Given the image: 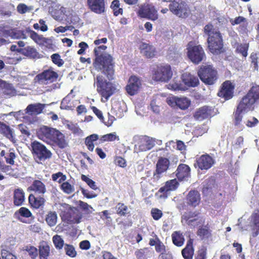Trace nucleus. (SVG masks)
<instances>
[{
  "label": "nucleus",
  "mask_w": 259,
  "mask_h": 259,
  "mask_svg": "<svg viewBox=\"0 0 259 259\" xmlns=\"http://www.w3.org/2000/svg\"><path fill=\"white\" fill-rule=\"evenodd\" d=\"M30 145L33 159L36 163H42V162L52 157L51 152L41 143L34 141L31 142Z\"/></svg>",
  "instance_id": "nucleus-5"
},
{
  "label": "nucleus",
  "mask_w": 259,
  "mask_h": 259,
  "mask_svg": "<svg viewBox=\"0 0 259 259\" xmlns=\"http://www.w3.org/2000/svg\"><path fill=\"white\" fill-rule=\"evenodd\" d=\"M252 111L250 109L239 101L235 111L234 112V123L236 126L239 125L242 119V113H247Z\"/></svg>",
  "instance_id": "nucleus-20"
},
{
  "label": "nucleus",
  "mask_w": 259,
  "mask_h": 259,
  "mask_svg": "<svg viewBox=\"0 0 259 259\" xmlns=\"http://www.w3.org/2000/svg\"><path fill=\"white\" fill-rule=\"evenodd\" d=\"M181 79L187 90L188 88L197 87L199 84L198 77L190 72H186L183 73Z\"/></svg>",
  "instance_id": "nucleus-19"
},
{
  "label": "nucleus",
  "mask_w": 259,
  "mask_h": 259,
  "mask_svg": "<svg viewBox=\"0 0 259 259\" xmlns=\"http://www.w3.org/2000/svg\"><path fill=\"white\" fill-rule=\"evenodd\" d=\"M2 256L3 259H17L15 255L6 250L2 251Z\"/></svg>",
  "instance_id": "nucleus-64"
},
{
  "label": "nucleus",
  "mask_w": 259,
  "mask_h": 259,
  "mask_svg": "<svg viewBox=\"0 0 259 259\" xmlns=\"http://www.w3.org/2000/svg\"><path fill=\"white\" fill-rule=\"evenodd\" d=\"M151 214L154 220L158 221L162 217L163 213L159 209L153 208L151 210Z\"/></svg>",
  "instance_id": "nucleus-59"
},
{
  "label": "nucleus",
  "mask_w": 259,
  "mask_h": 259,
  "mask_svg": "<svg viewBox=\"0 0 259 259\" xmlns=\"http://www.w3.org/2000/svg\"><path fill=\"white\" fill-rule=\"evenodd\" d=\"M51 58L53 63L58 67H61L64 63L63 59L61 58L60 55L58 53L52 55L51 56Z\"/></svg>",
  "instance_id": "nucleus-55"
},
{
  "label": "nucleus",
  "mask_w": 259,
  "mask_h": 259,
  "mask_svg": "<svg viewBox=\"0 0 259 259\" xmlns=\"http://www.w3.org/2000/svg\"><path fill=\"white\" fill-rule=\"evenodd\" d=\"M249 47V43H236L235 44V52L240 54L243 58L245 59L248 55V51Z\"/></svg>",
  "instance_id": "nucleus-38"
},
{
  "label": "nucleus",
  "mask_w": 259,
  "mask_h": 259,
  "mask_svg": "<svg viewBox=\"0 0 259 259\" xmlns=\"http://www.w3.org/2000/svg\"><path fill=\"white\" fill-rule=\"evenodd\" d=\"M178 185L179 183L176 179L166 182L165 185L161 187L158 191V193L161 194L159 196L160 197H166L167 192L176 190Z\"/></svg>",
  "instance_id": "nucleus-21"
},
{
  "label": "nucleus",
  "mask_w": 259,
  "mask_h": 259,
  "mask_svg": "<svg viewBox=\"0 0 259 259\" xmlns=\"http://www.w3.org/2000/svg\"><path fill=\"white\" fill-rule=\"evenodd\" d=\"M172 76V72L169 65H157L153 69L152 78L155 81L167 82Z\"/></svg>",
  "instance_id": "nucleus-8"
},
{
  "label": "nucleus",
  "mask_w": 259,
  "mask_h": 259,
  "mask_svg": "<svg viewBox=\"0 0 259 259\" xmlns=\"http://www.w3.org/2000/svg\"><path fill=\"white\" fill-rule=\"evenodd\" d=\"M94 68L101 71L109 80L113 79L115 73V62L113 57L107 53L95 57L93 63Z\"/></svg>",
  "instance_id": "nucleus-2"
},
{
  "label": "nucleus",
  "mask_w": 259,
  "mask_h": 259,
  "mask_svg": "<svg viewBox=\"0 0 259 259\" xmlns=\"http://www.w3.org/2000/svg\"><path fill=\"white\" fill-rule=\"evenodd\" d=\"M59 178H60L58 181L59 183H61L66 180V176L63 175L61 172L54 174L52 176V180L53 181H56Z\"/></svg>",
  "instance_id": "nucleus-61"
},
{
  "label": "nucleus",
  "mask_w": 259,
  "mask_h": 259,
  "mask_svg": "<svg viewBox=\"0 0 259 259\" xmlns=\"http://www.w3.org/2000/svg\"><path fill=\"white\" fill-rule=\"evenodd\" d=\"M190 103V101L186 98H178L177 107L185 110L189 107Z\"/></svg>",
  "instance_id": "nucleus-48"
},
{
  "label": "nucleus",
  "mask_w": 259,
  "mask_h": 259,
  "mask_svg": "<svg viewBox=\"0 0 259 259\" xmlns=\"http://www.w3.org/2000/svg\"><path fill=\"white\" fill-rule=\"evenodd\" d=\"M99 139V136L97 134H92L88 136L85 139L84 143L87 146L88 150L90 151H93L94 149V142L96 141Z\"/></svg>",
  "instance_id": "nucleus-42"
},
{
  "label": "nucleus",
  "mask_w": 259,
  "mask_h": 259,
  "mask_svg": "<svg viewBox=\"0 0 259 259\" xmlns=\"http://www.w3.org/2000/svg\"><path fill=\"white\" fill-rule=\"evenodd\" d=\"M214 163V160L210 156L207 154H203L196 158L194 166L201 170H207L211 167Z\"/></svg>",
  "instance_id": "nucleus-15"
},
{
  "label": "nucleus",
  "mask_w": 259,
  "mask_h": 259,
  "mask_svg": "<svg viewBox=\"0 0 259 259\" xmlns=\"http://www.w3.org/2000/svg\"><path fill=\"white\" fill-rule=\"evenodd\" d=\"M115 164L121 167H125L126 166V162L125 160L120 157L117 156L114 159Z\"/></svg>",
  "instance_id": "nucleus-62"
},
{
  "label": "nucleus",
  "mask_w": 259,
  "mask_h": 259,
  "mask_svg": "<svg viewBox=\"0 0 259 259\" xmlns=\"http://www.w3.org/2000/svg\"><path fill=\"white\" fill-rule=\"evenodd\" d=\"M53 242L57 249H61L63 248L64 244L63 239L61 238V236L58 235H54L53 237Z\"/></svg>",
  "instance_id": "nucleus-51"
},
{
  "label": "nucleus",
  "mask_w": 259,
  "mask_h": 259,
  "mask_svg": "<svg viewBox=\"0 0 259 259\" xmlns=\"http://www.w3.org/2000/svg\"><path fill=\"white\" fill-rule=\"evenodd\" d=\"M28 191H33L35 194L44 195L46 192L45 185L40 180H35L27 188Z\"/></svg>",
  "instance_id": "nucleus-27"
},
{
  "label": "nucleus",
  "mask_w": 259,
  "mask_h": 259,
  "mask_svg": "<svg viewBox=\"0 0 259 259\" xmlns=\"http://www.w3.org/2000/svg\"><path fill=\"white\" fill-rule=\"evenodd\" d=\"M96 85L97 91L101 97L102 102H107L116 91L115 85L104 79L102 76H97Z\"/></svg>",
  "instance_id": "nucleus-3"
},
{
  "label": "nucleus",
  "mask_w": 259,
  "mask_h": 259,
  "mask_svg": "<svg viewBox=\"0 0 259 259\" xmlns=\"http://www.w3.org/2000/svg\"><path fill=\"white\" fill-rule=\"evenodd\" d=\"M169 9L179 17L186 18L189 14V9L187 4L181 0L172 1L169 5Z\"/></svg>",
  "instance_id": "nucleus-11"
},
{
  "label": "nucleus",
  "mask_w": 259,
  "mask_h": 259,
  "mask_svg": "<svg viewBox=\"0 0 259 259\" xmlns=\"http://www.w3.org/2000/svg\"><path fill=\"white\" fill-rule=\"evenodd\" d=\"M17 11L20 14H25L33 10V6H27L24 4H20L17 7Z\"/></svg>",
  "instance_id": "nucleus-57"
},
{
  "label": "nucleus",
  "mask_w": 259,
  "mask_h": 259,
  "mask_svg": "<svg viewBox=\"0 0 259 259\" xmlns=\"http://www.w3.org/2000/svg\"><path fill=\"white\" fill-rule=\"evenodd\" d=\"M23 250L26 251L31 259H36L38 256V249L34 246L26 245L23 247Z\"/></svg>",
  "instance_id": "nucleus-44"
},
{
  "label": "nucleus",
  "mask_w": 259,
  "mask_h": 259,
  "mask_svg": "<svg viewBox=\"0 0 259 259\" xmlns=\"http://www.w3.org/2000/svg\"><path fill=\"white\" fill-rule=\"evenodd\" d=\"M200 80L205 84L212 85L218 79V72L211 65H202L197 72Z\"/></svg>",
  "instance_id": "nucleus-7"
},
{
  "label": "nucleus",
  "mask_w": 259,
  "mask_h": 259,
  "mask_svg": "<svg viewBox=\"0 0 259 259\" xmlns=\"http://www.w3.org/2000/svg\"><path fill=\"white\" fill-rule=\"evenodd\" d=\"M170 165L168 158L164 157H159L157 161L155 170L153 172L151 180L153 183H157L163 176V174L166 172Z\"/></svg>",
  "instance_id": "nucleus-9"
},
{
  "label": "nucleus",
  "mask_w": 259,
  "mask_h": 259,
  "mask_svg": "<svg viewBox=\"0 0 259 259\" xmlns=\"http://www.w3.org/2000/svg\"><path fill=\"white\" fill-rule=\"evenodd\" d=\"M150 251L147 247L137 249L135 254L137 259H148V254Z\"/></svg>",
  "instance_id": "nucleus-47"
},
{
  "label": "nucleus",
  "mask_w": 259,
  "mask_h": 259,
  "mask_svg": "<svg viewBox=\"0 0 259 259\" xmlns=\"http://www.w3.org/2000/svg\"><path fill=\"white\" fill-rule=\"evenodd\" d=\"M91 9L94 12L100 14L104 11V0H88Z\"/></svg>",
  "instance_id": "nucleus-34"
},
{
  "label": "nucleus",
  "mask_w": 259,
  "mask_h": 259,
  "mask_svg": "<svg viewBox=\"0 0 259 259\" xmlns=\"http://www.w3.org/2000/svg\"><path fill=\"white\" fill-rule=\"evenodd\" d=\"M116 139L119 140L118 137L116 136L115 133H113L101 136L100 140L102 142H112L115 141Z\"/></svg>",
  "instance_id": "nucleus-52"
},
{
  "label": "nucleus",
  "mask_w": 259,
  "mask_h": 259,
  "mask_svg": "<svg viewBox=\"0 0 259 259\" xmlns=\"http://www.w3.org/2000/svg\"><path fill=\"white\" fill-rule=\"evenodd\" d=\"M45 221L47 224L53 227L56 225L57 221V215L55 211H50L46 215Z\"/></svg>",
  "instance_id": "nucleus-41"
},
{
  "label": "nucleus",
  "mask_w": 259,
  "mask_h": 259,
  "mask_svg": "<svg viewBox=\"0 0 259 259\" xmlns=\"http://www.w3.org/2000/svg\"><path fill=\"white\" fill-rule=\"evenodd\" d=\"M64 250L65 251L66 254L69 256L74 257L76 256L77 253L73 245L65 244Z\"/></svg>",
  "instance_id": "nucleus-53"
},
{
  "label": "nucleus",
  "mask_w": 259,
  "mask_h": 259,
  "mask_svg": "<svg viewBox=\"0 0 259 259\" xmlns=\"http://www.w3.org/2000/svg\"><path fill=\"white\" fill-rule=\"evenodd\" d=\"M191 43L192 42H190L188 44L187 55L193 63L198 64L205 57V53L200 45L192 46Z\"/></svg>",
  "instance_id": "nucleus-12"
},
{
  "label": "nucleus",
  "mask_w": 259,
  "mask_h": 259,
  "mask_svg": "<svg viewBox=\"0 0 259 259\" xmlns=\"http://www.w3.org/2000/svg\"><path fill=\"white\" fill-rule=\"evenodd\" d=\"M207 42L210 52L213 54H219L222 52L223 39L221 33H208Z\"/></svg>",
  "instance_id": "nucleus-10"
},
{
  "label": "nucleus",
  "mask_w": 259,
  "mask_h": 259,
  "mask_svg": "<svg viewBox=\"0 0 259 259\" xmlns=\"http://www.w3.org/2000/svg\"><path fill=\"white\" fill-rule=\"evenodd\" d=\"M197 235L201 239L208 238L211 236V230L208 225L200 227L197 232Z\"/></svg>",
  "instance_id": "nucleus-40"
},
{
  "label": "nucleus",
  "mask_w": 259,
  "mask_h": 259,
  "mask_svg": "<svg viewBox=\"0 0 259 259\" xmlns=\"http://www.w3.org/2000/svg\"><path fill=\"white\" fill-rule=\"evenodd\" d=\"M18 52L30 58L40 59L42 57V55L39 54L35 48L29 46L24 48H20L18 50Z\"/></svg>",
  "instance_id": "nucleus-30"
},
{
  "label": "nucleus",
  "mask_w": 259,
  "mask_h": 259,
  "mask_svg": "<svg viewBox=\"0 0 259 259\" xmlns=\"http://www.w3.org/2000/svg\"><path fill=\"white\" fill-rule=\"evenodd\" d=\"M59 78V74L54 70L52 67H50L42 72L37 74L34 78L35 84L47 85L56 82Z\"/></svg>",
  "instance_id": "nucleus-6"
},
{
  "label": "nucleus",
  "mask_w": 259,
  "mask_h": 259,
  "mask_svg": "<svg viewBox=\"0 0 259 259\" xmlns=\"http://www.w3.org/2000/svg\"><path fill=\"white\" fill-rule=\"evenodd\" d=\"M140 151H146L151 149L155 145L154 141L148 136L142 137L138 143Z\"/></svg>",
  "instance_id": "nucleus-26"
},
{
  "label": "nucleus",
  "mask_w": 259,
  "mask_h": 259,
  "mask_svg": "<svg viewBox=\"0 0 259 259\" xmlns=\"http://www.w3.org/2000/svg\"><path fill=\"white\" fill-rule=\"evenodd\" d=\"M140 50L144 56L147 58H152L155 57L157 52L155 47L149 44L142 42L140 46Z\"/></svg>",
  "instance_id": "nucleus-31"
},
{
  "label": "nucleus",
  "mask_w": 259,
  "mask_h": 259,
  "mask_svg": "<svg viewBox=\"0 0 259 259\" xmlns=\"http://www.w3.org/2000/svg\"><path fill=\"white\" fill-rule=\"evenodd\" d=\"M194 254L193 239H189L184 248L182 250V254L184 259H193Z\"/></svg>",
  "instance_id": "nucleus-32"
},
{
  "label": "nucleus",
  "mask_w": 259,
  "mask_h": 259,
  "mask_svg": "<svg viewBox=\"0 0 259 259\" xmlns=\"http://www.w3.org/2000/svg\"><path fill=\"white\" fill-rule=\"evenodd\" d=\"M81 179L83 181L85 182L88 184V185L92 189L96 190L98 189V187L96 185L95 182L91 179L90 178H88L85 175H82L81 176Z\"/></svg>",
  "instance_id": "nucleus-58"
},
{
  "label": "nucleus",
  "mask_w": 259,
  "mask_h": 259,
  "mask_svg": "<svg viewBox=\"0 0 259 259\" xmlns=\"http://www.w3.org/2000/svg\"><path fill=\"white\" fill-rule=\"evenodd\" d=\"M186 202L189 206L195 207L198 206L201 200L199 192L195 190L190 191L186 196Z\"/></svg>",
  "instance_id": "nucleus-22"
},
{
  "label": "nucleus",
  "mask_w": 259,
  "mask_h": 259,
  "mask_svg": "<svg viewBox=\"0 0 259 259\" xmlns=\"http://www.w3.org/2000/svg\"><path fill=\"white\" fill-rule=\"evenodd\" d=\"M170 89L174 91H185L187 88L180 81H177L174 79L172 82L169 84Z\"/></svg>",
  "instance_id": "nucleus-49"
},
{
  "label": "nucleus",
  "mask_w": 259,
  "mask_h": 259,
  "mask_svg": "<svg viewBox=\"0 0 259 259\" xmlns=\"http://www.w3.org/2000/svg\"><path fill=\"white\" fill-rule=\"evenodd\" d=\"M155 248L157 252L160 253L161 255H164L166 252V247L160 240H158Z\"/></svg>",
  "instance_id": "nucleus-60"
},
{
  "label": "nucleus",
  "mask_w": 259,
  "mask_h": 259,
  "mask_svg": "<svg viewBox=\"0 0 259 259\" xmlns=\"http://www.w3.org/2000/svg\"><path fill=\"white\" fill-rule=\"evenodd\" d=\"M50 251L51 247L48 242L45 241L40 242L38 249L39 259H48L50 255Z\"/></svg>",
  "instance_id": "nucleus-28"
},
{
  "label": "nucleus",
  "mask_w": 259,
  "mask_h": 259,
  "mask_svg": "<svg viewBox=\"0 0 259 259\" xmlns=\"http://www.w3.org/2000/svg\"><path fill=\"white\" fill-rule=\"evenodd\" d=\"M15 215L20 222L27 223V222L23 218H29L32 217V214L28 208L25 207H21L15 212Z\"/></svg>",
  "instance_id": "nucleus-35"
},
{
  "label": "nucleus",
  "mask_w": 259,
  "mask_h": 259,
  "mask_svg": "<svg viewBox=\"0 0 259 259\" xmlns=\"http://www.w3.org/2000/svg\"><path fill=\"white\" fill-rule=\"evenodd\" d=\"M211 109L207 106L198 108L194 114V117L197 120L202 121L209 117L211 114Z\"/></svg>",
  "instance_id": "nucleus-25"
},
{
  "label": "nucleus",
  "mask_w": 259,
  "mask_h": 259,
  "mask_svg": "<svg viewBox=\"0 0 259 259\" xmlns=\"http://www.w3.org/2000/svg\"><path fill=\"white\" fill-rule=\"evenodd\" d=\"M3 83H4L3 93L5 95L11 96L16 95V90L14 89L12 84L7 83L5 81H3Z\"/></svg>",
  "instance_id": "nucleus-46"
},
{
  "label": "nucleus",
  "mask_w": 259,
  "mask_h": 259,
  "mask_svg": "<svg viewBox=\"0 0 259 259\" xmlns=\"http://www.w3.org/2000/svg\"><path fill=\"white\" fill-rule=\"evenodd\" d=\"M0 134L5 136L12 142H15V140L12 130L9 125L1 121H0Z\"/></svg>",
  "instance_id": "nucleus-36"
},
{
  "label": "nucleus",
  "mask_w": 259,
  "mask_h": 259,
  "mask_svg": "<svg viewBox=\"0 0 259 259\" xmlns=\"http://www.w3.org/2000/svg\"><path fill=\"white\" fill-rule=\"evenodd\" d=\"M82 217L81 213L77 208L71 207L63 212L62 219L69 224H78L81 222Z\"/></svg>",
  "instance_id": "nucleus-14"
},
{
  "label": "nucleus",
  "mask_w": 259,
  "mask_h": 259,
  "mask_svg": "<svg viewBox=\"0 0 259 259\" xmlns=\"http://www.w3.org/2000/svg\"><path fill=\"white\" fill-rule=\"evenodd\" d=\"M17 155L16 153L14 151L10 150L9 152L5 156V159L6 163L11 166V165H14L15 159Z\"/></svg>",
  "instance_id": "nucleus-50"
},
{
  "label": "nucleus",
  "mask_w": 259,
  "mask_h": 259,
  "mask_svg": "<svg viewBox=\"0 0 259 259\" xmlns=\"http://www.w3.org/2000/svg\"><path fill=\"white\" fill-rule=\"evenodd\" d=\"M44 107V105L41 103L29 104L26 109V112L30 115L39 114L42 112Z\"/></svg>",
  "instance_id": "nucleus-37"
},
{
  "label": "nucleus",
  "mask_w": 259,
  "mask_h": 259,
  "mask_svg": "<svg viewBox=\"0 0 259 259\" xmlns=\"http://www.w3.org/2000/svg\"><path fill=\"white\" fill-rule=\"evenodd\" d=\"M30 37L37 44L39 45H45L49 49H53L54 45L52 40L50 39L45 38L38 33H30Z\"/></svg>",
  "instance_id": "nucleus-29"
},
{
  "label": "nucleus",
  "mask_w": 259,
  "mask_h": 259,
  "mask_svg": "<svg viewBox=\"0 0 259 259\" xmlns=\"http://www.w3.org/2000/svg\"><path fill=\"white\" fill-rule=\"evenodd\" d=\"M56 32H65L66 31H70L72 32H78V30L74 28L72 26H60L55 29Z\"/></svg>",
  "instance_id": "nucleus-56"
},
{
  "label": "nucleus",
  "mask_w": 259,
  "mask_h": 259,
  "mask_svg": "<svg viewBox=\"0 0 259 259\" xmlns=\"http://www.w3.org/2000/svg\"><path fill=\"white\" fill-rule=\"evenodd\" d=\"M190 171L191 169L188 165L181 163L176 171V176L179 181L185 180L190 177Z\"/></svg>",
  "instance_id": "nucleus-23"
},
{
  "label": "nucleus",
  "mask_w": 259,
  "mask_h": 259,
  "mask_svg": "<svg viewBox=\"0 0 259 259\" xmlns=\"http://www.w3.org/2000/svg\"><path fill=\"white\" fill-rule=\"evenodd\" d=\"M234 89V87L231 82L229 80L226 81L222 84L218 96L225 100H228L233 97Z\"/></svg>",
  "instance_id": "nucleus-16"
},
{
  "label": "nucleus",
  "mask_w": 259,
  "mask_h": 259,
  "mask_svg": "<svg viewBox=\"0 0 259 259\" xmlns=\"http://www.w3.org/2000/svg\"><path fill=\"white\" fill-rule=\"evenodd\" d=\"M28 202L32 208L38 209L43 206L45 203L44 195L36 196L35 194H30L28 196Z\"/></svg>",
  "instance_id": "nucleus-24"
},
{
  "label": "nucleus",
  "mask_w": 259,
  "mask_h": 259,
  "mask_svg": "<svg viewBox=\"0 0 259 259\" xmlns=\"http://www.w3.org/2000/svg\"><path fill=\"white\" fill-rule=\"evenodd\" d=\"M141 86V82L139 78L136 76H132L126 86V91L129 95L134 96L138 92Z\"/></svg>",
  "instance_id": "nucleus-18"
},
{
  "label": "nucleus",
  "mask_w": 259,
  "mask_h": 259,
  "mask_svg": "<svg viewBox=\"0 0 259 259\" xmlns=\"http://www.w3.org/2000/svg\"><path fill=\"white\" fill-rule=\"evenodd\" d=\"M115 210L117 214L120 217H125L130 213L127 206L123 203L119 202L115 206Z\"/></svg>",
  "instance_id": "nucleus-43"
},
{
  "label": "nucleus",
  "mask_w": 259,
  "mask_h": 259,
  "mask_svg": "<svg viewBox=\"0 0 259 259\" xmlns=\"http://www.w3.org/2000/svg\"><path fill=\"white\" fill-rule=\"evenodd\" d=\"M61 190L65 193L69 194L74 192V189L69 182H63L61 185Z\"/></svg>",
  "instance_id": "nucleus-54"
},
{
  "label": "nucleus",
  "mask_w": 259,
  "mask_h": 259,
  "mask_svg": "<svg viewBox=\"0 0 259 259\" xmlns=\"http://www.w3.org/2000/svg\"><path fill=\"white\" fill-rule=\"evenodd\" d=\"M25 201V193L22 189L17 188L13 193V204L16 206H20L23 204Z\"/></svg>",
  "instance_id": "nucleus-33"
},
{
  "label": "nucleus",
  "mask_w": 259,
  "mask_h": 259,
  "mask_svg": "<svg viewBox=\"0 0 259 259\" xmlns=\"http://www.w3.org/2000/svg\"><path fill=\"white\" fill-rule=\"evenodd\" d=\"M240 101L253 111L255 106L259 105V84L252 83L247 93Z\"/></svg>",
  "instance_id": "nucleus-4"
},
{
  "label": "nucleus",
  "mask_w": 259,
  "mask_h": 259,
  "mask_svg": "<svg viewBox=\"0 0 259 259\" xmlns=\"http://www.w3.org/2000/svg\"><path fill=\"white\" fill-rule=\"evenodd\" d=\"M200 214L198 211H189L185 212L182 218L189 226L195 228L204 223V219Z\"/></svg>",
  "instance_id": "nucleus-13"
},
{
  "label": "nucleus",
  "mask_w": 259,
  "mask_h": 259,
  "mask_svg": "<svg viewBox=\"0 0 259 259\" xmlns=\"http://www.w3.org/2000/svg\"><path fill=\"white\" fill-rule=\"evenodd\" d=\"M139 15L142 18H147L151 20H155L158 18L157 11L154 6L147 5L143 6L139 11Z\"/></svg>",
  "instance_id": "nucleus-17"
},
{
  "label": "nucleus",
  "mask_w": 259,
  "mask_h": 259,
  "mask_svg": "<svg viewBox=\"0 0 259 259\" xmlns=\"http://www.w3.org/2000/svg\"><path fill=\"white\" fill-rule=\"evenodd\" d=\"M250 58L251 59V63L253 65L254 70H258V57L256 53H252L251 54Z\"/></svg>",
  "instance_id": "nucleus-63"
},
{
  "label": "nucleus",
  "mask_w": 259,
  "mask_h": 259,
  "mask_svg": "<svg viewBox=\"0 0 259 259\" xmlns=\"http://www.w3.org/2000/svg\"><path fill=\"white\" fill-rule=\"evenodd\" d=\"M173 243L177 246H182L184 243L185 239L183 234L180 231H175L171 235Z\"/></svg>",
  "instance_id": "nucleus-39"
},
{
  "label": "nucleus",
  "mask_w": 259,
  "mask_h": 259,
  "mask_svg": "<svg viewBox=\"0 0 259 259\" xmlns=\"http://www.w3.org/2000/svg\"><path fill=\"white\" fill-rule=\"evenodd\" d=\"M37 138L51 145H56L63 149L68 146V143L65 136L59 130L44 125L36 132Z\"/></svg>",
  "instance_id": "nucleus-1"
},
{
  "label": "nucleus",
  "mask_w": 259,
  "mask_h": 259,
  "mask_svg": "<svg viewBox=\"0 0 259 259\" xmlns=\"http://www.w3.org/2000/svg\"><path fill=\"white\" fill-rule=\"evenodd\" d=\"M251 217L253 224V230L254 231V236H256L259 234V210L254 212Z\"/></svg>",
  "instance_id": "nucleus-45"
}]
</instances>
